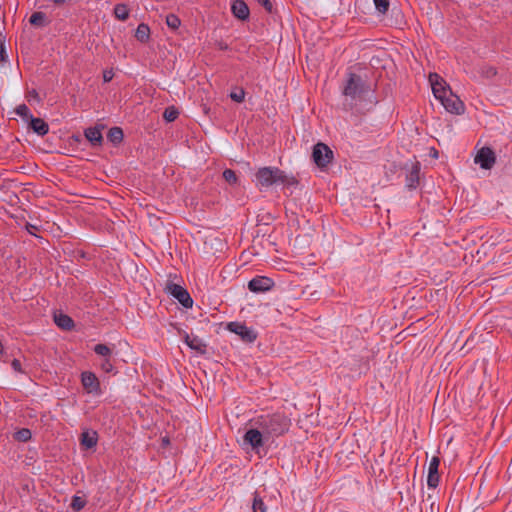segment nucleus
I'll list each match as a JSON object with an SVG mask.
<instances>
[{"label": "nucleus", "instance_id": "f257e3e1", "mask_svg": "<svg viewBox=\"0 0 512 512\" xmlns=\"http://www.w3.org/2000/svg\"><path fill=\"white\" fill-rule=\"evenodd\" d=\"M256 426L262 430L266 439L272 443L275 438L284 435L290 427V419L281 413L262 415L257 418Z\"/></svg>", "mask_w": 512, "mask_h": 512}, {"label": "nucleus", "instance_id": "f03ea898", "mask_svg": "<svg viewBox=\"0 0 512 512\" xmlns=\"http://www.w3.org/2000/svg\"><path fill=\"white\" fill-rule=\"evenodd\" d=\"M256 185L261 187H270L274 184H283L294 186L298 184L294 176L287 175L278 167H262L255 173Z\"/></svg>", "mask_w": 512, "mask_h": 512}, {"label": "nucleus", "instance_id": "7ed1b4c3", "mask_svg": "<svg viewBox=\"0 0 512 512\" xmlns=\"http://www.w3.org/2000/svg\"><path fill=\"white\" fill-rule=\"evenodd\" d=\"M370 92V86L358 74L353 72L347 73V79L343 85L342 93L345 97L352 100L362 99Z\"/></svg>", "mask_w": 512, "mask_h": 512}, {"label": "nucleus", "instance_id": "20e7f679", "mask_svg": "<svg viewBox=\"0 0 512 512\" xmlns=\"http://www.w3.org/2000/svg\"><path fill=\"white\" fill-rule=\"evenodd\" d=\"M164 291L178 300L183 307L191 308L193 306V299L189 292L181 285L168 280L165 284Z\"/></svg>", "mask_w": 512, "mask_h": 512}, {"label": "nucleus", "instance_id": "39448f33", "mask_svg": "<svg viewBox=\"0 0 512 512\" xmlns=\"http://www.w3.org/2000/svg\"><path fill=\"white\" fill-rule=\"evenodd\" d=\"M243 441L245 444L250 445L252 450L257 454H260V451L265 444L270 443V441L266 439L265 434L262 433L259 426L248 429L243 436Z\"/></svg>", "mask_w": 512, "mask_h": 512}, {"label": "nucleus", "instance_id": "423d86ee", "mask_svg": "<svg viewBox=\"0 0 512 512\" xmlns=\"http://www.w3.org/2000/svg\"><path fill=\"white\" fill-rule=\"evenodd\" d=\"M312 158L318 167L324 168L333 159V151L326 144L319 142L313 147Z\"/></svg>", "mask_w": 512, "mask_h": 512}, {"label": "nucleus", "instance_id": "0eeeda50", "mask_svg": "<svg viewBox=\"0 0 512 512\" xmlns=\"http://www.w3.org/2000/svg\"><path fill=\"white\" fill-rule=\"evenodd\" d=\"M230 332H233L240 336V338L247 343H252L257 338V333L250 327H247L244 323L230 322L227 325Z\"/></svg>", "mask_w": 512, "mask_h": 512}, {"label": "nucleus", "instance_id": "6e6552de", "mask_svg": "<svg viewBox=\"0 0 512 512\" xmlns=\"http://www.w3.org/2000/svg\"><path fill=\"white\" fill-rule=\"evenodd\" d=\"M429 81L432 87V92L435 98L439 101L452 92L446 82L436 73H431L429 75Z\"/></svg>", "mask_w": 512, "mask_h": 512}, {"label": "nucleus", "instance_id": "1a4fd4ad", "mask_svg": "<svg viewBox=\"0 0 512 512\" xmlns=\"http://www.w3.org/2000/svg\"><path fill=\"white\" fill-rule=\"evenodd\" d=\"M81 383L88 394L100 395L102 393L100 381L97 376L90 371H84L81 374Z\"/></svg>", "mask_w": 512, "mask_h": 512}, {"label": "nucleus", "instance_id": "9d476101", "mask_svg": "<svg viewBox=\"0 0 512 512\" xmlns=\"http://www.w3.org/2000/svg\"><path fill=\"white\" fill-rule=\"evenodd\" d=\"M440 102L445 110L449 113L461 115L465 111V105L463 101L453 92L441 99Z\"/></svg>", "mask_w": 512, "mask_h": 512}, {"label": "nucleus", "instance_id": "9b49d317", "mask_svg": "<svg viewBox=\"0 0 512 512\" xmlns=\"http://www.w3.org/2000/svg\"><path fill=\"white\" fill-rule=\"evenodd\" d=\"M476 164L481 168L489 170L496 162L495 152L490 147H482L476 154L474 159Z\"/></svg>", "mask_w": 512, "mask_h": 512}, {"label": "nucleus", "instance_id": "f8f14e48", "mask_svg": "<svg viewBox=\"0 0 512 512\" xmlns=\"http://www.w3.org/2000/svg\"><path fill=\"white\" fill-rule=\"evenodd\" d=\"M404 169L406 173V186L409 189H415L419 185L421 164L418 161L406 163Z\"/></svg>", "mask_w": 512, "mask_h": 512}, {"label": "nucleus", "instance_id": "ddd939ff", "mask_svg": "<svg viewBox=\"0 0 512 512\" xmlns=\"http://www.w3.org/2000/svg\"><path fill=\"white\" fill-rule=\"evenodd\" d=\"M274 281L266 276H256L248 282V289L254 293H263L271 290Z\"/></svg>", "mask_w": 512, "mask_h": 512}, {"label": "nucleus", "instance_id": "4468645a", "mask_svg": "<svg viewBox=\"0 0 512 512\" xmlns=\"http://www.w3.org/2000/svg\"><path fill=\"white\" fill-rule=\"evenodd\" d=\"M440 465V459L437 456L432 457L428 467L427 485L429 488L435 489L440 480L438 468Z\"/></svg>", "mask_w": 512, "mask_h": 512}, {"label": "nucleus", "instance_id": "2eb2a0df", "mask_svg": "<svg viewBox=\"0 0 512 512\" xmlns=\"http://www.w3.org/2000/svg\"><path fill=\"white\" fill-rule=\"evenodd\" d=\"M231 11L232 14L240 20L249 18L250 11L244 0H234L231 5Z\"/></svg>", "mask_w": 512, "mask_h": 512}, {"label": "nucleus", "instance_id": "dca6fc26", "mask_svg": "<svg viewBox=\"0 0 512 512\" xmlns=\"http://www.w3.org/2000/svg\"><path fill=\"white\" fill-rule=\"evenodd\" d=\"M84 135L92 146H100L103 142L101 129L97 126L85 129Z\"/></svg>", "mask_w": 512, "mask_h": 512}, {"label": "nucleus", "instance_id": "f3484780", "mask_svg": "<svg viewBox=\"0 0 512 512\" xmlns=\"http://www.w3.org/2000/svg\"><path fill=\"white\" fill-rule=\"evenodd\" d=\"M184 341L192 350H195L200 354L206 353V344L203 343L202 339L199 337L185 334Z\"/></svg>", "mask_w": 512, "mask_h": 512}, {"label": "nucleus", "instance_id": "a211bd4d", "mask_svg": "<svg viewBox=\"0 0 512 512\" xmlns=\"http://www.w3.org/2000/svg\"><path fill=\"white\" fill-rule=\"evenodd\" d=\"M29 126L39 136H44L49 132V125L41 118L31 117Z\"/></svg>", "mask_w": 512, "mask_h": 512}, {"label": "nucleus", "instance_id": "6ab92c4d", "mask_svg": "<svg viewBox=\"0 0 512 512\" xmlns=\"http://www.w3.org/2000/svg\"><path fill=\"white\" fill-rule=\"evenodd\" d=\"M98 435L95 431H85L81 434V445L86 449H91L97 445Z\"/></svg>", "mask_w": 512, "mask_h": 512}, {"label": "nucleus", "instance_id": "aec40b11", "mask_svg": "<svg viewBox=\"0 0 512 512\" xmlns=\"http://www.w3.org/2000/svg\"><path fill=\"white\" fill-rule=\"evenodd\" d=\"M135 38L141 43H146L150 39V28L145 23H140L135 32Z\"/></svg>", "mask_w": 512, "mask_h": 512}, {"label": "nucleus", "instance_id": "412c9836", "mask_svg": "<svg viewBox=\"0 0 512 512\" xmlns=\"http://www.w3.org/2000/svg\"><path fill=\"white\" fill-rule=\"evenodd\" d=\"M124 133L120 127H112L107 133V139L114 145H118L123 141Z\"/></svg>", "mask_w": 512, "mask_h": 512}, {"label": "nucleus", "instance_id": "4be33fe9", "mask_svg": "<svg viewBox=\"0 0 512 512\" xmlns=\"http://www.w3.org/2000/svg\"><path fill=\"white\" fill-rule=\"evenodd\" d=\"M54 321L60 328L70 330L74 326V321L71 317L65 314H59L54 316Z\"/></svg>", "mask_w": 512, "mask_h": 512}, {"label": "nucleus", "instance_id": "5701e85b", "mask_svg": "<svg viewBox=\"0 0 512 512\" xmlns=\"http://www.w3.org/2000/svg\"><path fill=\"white\" fill-rule=\"evenodd\" d=\"M29 22L31 25L36 26V27H44L49 23L47 21L46 14L41 11L34 12L30 16Z\"/></svg>", "mask_w": 512, "mask_h": 512}, {"label": "nucleus", "instance_id": "b1692460", "mask_svg": "<svg viewBox=\"0 0 512 512\" xmlns=\"http://www.w3.org/2000/svg\"><path fill=\"white\" fill-rule=\"evenodd\" d=\"M114 16L121 21H125L129 17V8L127 5L120 3L114 7Z\"/></svg>", "mask_w": 512, "mask_h": 512}, {"label": "nucleus", "instance_id": "393cba45", "mask_svg": "<svg viewBox=\"0 0 512 512\" xmlns=\"http://www.w3.org/2000/svg\"><path fill=\"white\" fill-rule=\"evenodd\" d=\"M267 507L263 501V499L259 496L257 492L254 493L253 502H252V512H266Z\"/></svg>", "mask_w": 512, "mask_h": 512}, {"label": "nucleus", "instance_id": "a878e982", "mask_svg": "<svg viewBox=\"0 0 512 512\" xmlns=\"http://www.w3.org/2000/svg\"><path fill=\"white\" fill-rule=\"evenodd\" d=\"M87 504V500L84 497L74 495L71 500L70 507L75 511H81Z\"/></svg>", "mask_w": 512, "mask_h": 512}, {"label": "nucleus", "instance_id": "bb28decb", "mask_svg": "<svg viewBox=\"0 0 512 512\" xmlns=\"http://www.w3.org/2000/svg\"><path fill=\"white\" fill-rule=\"evenodd\" d=\"M479 73L482 77L491 79L497 75V69L494 66L485 64L479 68Z\"/></svg>", "mask_w": 512, "mask_h": 512}, {"label": "nucleus", "instance_id": "cd10ccee", "mask_svg": "<svg viewBox=\"0 0 512 512\" xmlns=\"http://www.w3.org/2000/svg\"><path fill=\"white\" fill-rule=\"evenodd\" d=\"M32 433L28 428H22L14 434V438L20 442H27L31 439Z\"/></svg>", "mask_w": 512, "mask_h": 512}, {"label": "nucleus", "instance_id": "c85d7f7f", "mask_svg": "<svg viewBox=\"0 0 512 512\" xmlns=\"http://www.w3.org/2000/svg\"><path fill=\"white\" fill-rule=\"evenodd\" d=\"M166 24L169 28L176 30L179 28L181 21L177 15L171 13L166 16Z\"/></svg>", "mask_w": 512, "mask_h": 512}, {"label": "nucleus", "instance_id": "c756f323", "mask_svg": "<svg viewBox=\"0 0 512 512\" xmlns=\"http://www.w3.org/2000/svg\"><path fill=\"white\" fill-rule=\"evenodd\" d=\"M94 352L96 354L104 357V359L105 358H109V356L112 353L110 347H108L106 344H97V345H95Z\"/></svg>", "mask_w": 512, "mask_h": 512}, {"label": "nucleus", "instance_id": "7c9ffc66", "mask_svg": "<svg viewBox=\"0 0 512 512\" xmlns=\"http://www.w3.org/2000/svg\"><path fill=\"white\" fill-rule=\"evenodd\" d=\"M178 115V110L172 106L165 109L163 113V118L168 122H172L177 119Z\"/></svg>", "mask_w": 512, "mask_h": 512}, {"label": "nucleus", "instance_id": "2f4dec72", "mask_svg": "<svg viewBox=\"0 0 512 512\" xmlns=\"http://www.w3.org/2000/svg\"><path fill=\"white\" fill-rule=\"evenodd\" d=\"M15 112L17 115H19L23 119L30 120L31 117H33L32 114L30 113V109L28 108V106L26 104H20L19 106H17L15 109Z\"/></svg>", "mask_w": 512, "mask_h": 512}, {"label": "nucleus", "instance_id": "473e14b6", "mask_svg": "<svg viewBox=\"0 0 512 512\" xmlns=\"http://www.w3.org/2000/svg\"><path fill=\"white\" fill-rule=\"evenodd\" d=\"M376 10L381 14H386L389 6V0H373Z\"/></svg>", "mask_w": 512, "mask_h": 512}, {"label": "nucleus", "instance_id": "72a5a7b5", "mask_svg": "<svg viewBox=\"0 0 512 512\" xmlns=\"http://www.w3.org/2000/svg\"><path fill=\"white\" fill-rule=\"evenodd\" d=\"M223 178L229 184H236L238 180L236 173L232 169H225L223 171Z\"/></svg>", "mask_w": 512, "mask_h": 512}, {"label": "nucleus", "instance_id": "f704fd0d", "mask_svg": "<svg viewBox=\"0 0 512 512\" xmlns=\"http://www.w3.org/2000/svg\"><path fill=\"white\" fill-rule=\"evenodd\" d=\"M230 98H231L233 101L237 102V103H241V102H243V101H244V98H245V91H244V89L239 88V89H237L236 91H232V92L230 93Z\"/></svg>", "mask_w": 512, "mask_h": 512}, {"label": "nucleus", "instance_id": "c9c22d12", "mask_svg": "<svg viewBox=\"0 0 512 512\" xmlns=\"http://www.w3.org/2000/svg\"><path fill=\"white\" fill-rule=\"evenodd\" d=\"M101 369L105 372V373H110L113 371L114 369V366L112 364V362L110 361L109 358H105L102 363H101Z\"/></svg>", "mask_w": 512, "mask_h": 512}, {"label": "nucleus", "instance_id": "e433bc0d", "mask_svg": "<svg viewBox=\"0 0 512 512\" xmlns=\"http://www.w3.org/2000/svg\"><path fill=\"white\" fill-rule=\"evenodd\" d=\"M259 4L261 6L264 7V9L268 12V13H272L273 12V2L272 0H258Z\"/></svg>", "mask_w": 512, "mask_h": 512}, {"label": "nucleus", "instance_id": "4c0bfd02", "mask_svg": "<svg viewBox=\"0 0 512 512\" xmlns=\"http://www.w3.org/2000/svg\"><path fill=\"white\" fill-rule=\"evenodd\" d=\"M26 230L29 234L31 235H34V236H37L35 231L38 230V227L36 225H33V224H30V223H27L26 224Z\"/></svg>", "mask_w": 512, "mask_h": 512}, {"label": "nucleus", "instance_id": "58836bf2", "mask_svg": "<svg viewBox=\"0 0 512 512\" xmlns=\"http://www.w3.org/2000/svg\"><path fill=\"white\" fill-rule=\"evenodd\" d=\"M11 366L14 369V371L22 372L21 362L18 359H13Z\"/></svg>", "mask_w": 512, "mask_h": 512}, {"label": "nucleus", "instance_id": "ea45409f", "mask_svg": "<svg viewBox=\"0 0 512 512\" xmlns=\"http://www.w3.org/2000/svg\"><path fill=\"white\" fill-rule=\"evenodd\" d=\"M114 74L113 72L110 70V71H104L103 73V80L104 82H110L113 78Z\"/></svg>", "mask_w": 512, "mask_h": 512}, {"label": "nucleus", "instance_id": "a19ab883", "mask_svg": "<svg viewBox=\"0 0 512 512\" xmlns=\"http://www.w3.org/2000/svg\"><path fill=\"white\" fill-rule=\"evenodd\" d=\"M217 47L219 50H222V51H225V50H228L229 49V46L227 43L223 42V41H219L217 42Z\"/></svg>", "mask_w": 512, "mask_h": 512}, {"label": "nucleus", "instance_id": "79ce46f5", "mask_svg": "<svg viewBox=\"0 0 512 512\" xmlns=\"http://www.w3.org/2000/svg\"><path fill=\"white\" fill-rule=\"evenodd\" d=\"M55 5H64L66 3H70L72 2L73 0H51Z\"/></svg>", "mask_w": 512, "mask_h": 512}, {"label": "nucleus", "instance_id": "37998d69", "mask_svg": "<svg viewBox=\"0 0 512 512\" xmlns=\"http://www.w3.org/2000/svg\"><path fill=\"white\" fill-rule=\"evenodd\" d=\"M438 154V151L435 150V152H433V155L437 156Z\"/></svg>", "mask_w": 512, "mask_h": 512}, {"label": "nucleus", "instance_id": "c03bdc74", "mask_svg": "<svg viewBox=\"0 0 512 512\" xmlns=\"http://www.w3.org/2000/svg\"><path fill=\"white\" fill-rule=\"evenodd\" d=\"M438 154V151L435 150V152H433V155L437 156Z\"/></svg>", "mask_w": 512, "mask_h": 512}]
</instances>
